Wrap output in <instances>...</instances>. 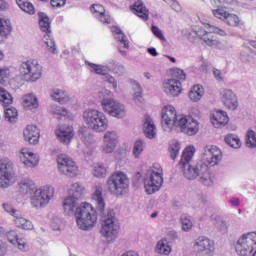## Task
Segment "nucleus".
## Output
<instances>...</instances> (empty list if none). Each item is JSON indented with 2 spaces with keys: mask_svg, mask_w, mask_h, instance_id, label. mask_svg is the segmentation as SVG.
<instances>
[{
  "mask_svg": "<svg viewBox=\"0 0 256 256\" xmlns=\"http://www.w3.org/2000/svg\"><path fill=\"white\" fill-rule=\"evenodd\" d=\"M195 155V147H187L181 156L178 163L179 169H181L184 177L193 181V179L199 178V181L206 187L213 185L211 179V171L209 167H215L219 165L223 159V152L217 146L207 145L203 148L201 154V160L191 164V160Z\"/></svg>",
  "mask_w": 256,
  "mask_h": 256,
  "instance_id": "1",
  "label": "nucleus"
},
{
  "mask_svg": "<svg viewBox=\"0 0 256 256\" xmlns=\"http://www.w3.org/2000/svg\"><path fill=\"white\" fill-rule=\"evenodd\" d=\"M76 223L82 231H89L97 223V210L87 202L80 204L74 213Z\"/></svg>",
  "mask_w": 256,
  "mask_h": 256,
  "instance_id": "2",
  "label": "nucleus"
},
{
  "mask_svg": "<svg viewBox=\"0 0 256 256\" xmlns=\"http://www.w3.org/2000/svg\"><path fill=\"white\" fill-rule=\"evenodd\" d=\"M83 121L89 129H92L96 133H103L109 127L107 116L103 112L95 109L85 110L83 112Z\"/></svg>",
  "mask_w": 256,
  "mask_h": 256,
  "instance_id": "3",
  "label": "nucleus"
},
{
  "mask_svg": "<svg viewBox=\"0 0 256 256\" xmlns=\"http://www.w3.org/2000/svg\"><path fill=\"white\" fill-rule=\"evenodd\" d=\"M163 186V170L159 164H155L153 169H149L144 177V188L148 195L157 193Z\"/></svg>",
  "mask_w": 256,
  "mask_h": 256,
  "instance_id": "4",
  "label": "nucleus"
},
{
  "mask_svg": "<svg viewBox=\"0 0 256 256\" xmlns=\"http://www.w3.org/2000/svg\"><path fill=\"white\" fill-rule=\"evenodd\" d=\"M100 233L108 242L117 239V235L119 234V223L115 217V210H108L107 214L102 216Z\"/></svg>",
  "mask_w": 256,
  "mask_h": 256,
  "instance_id": "5",
  "label": "nucleus"
},
{
  "mask_svg": "<svg viewBox=\"0 0 256 256\" xmlns=\"http://www.w3.org/2000/svg\"><path fill=\"white\" fill-rule=\"evenodd\" d=\"M100 95H103L101 106L105 113H108L111 117H116L117 119H123L125 117V106L115 99L111 98L113 93L109 90H102Z\"/></svg>",
  "mask_w": 256,
  "mask_h": 256,
  "instance_id": "6",
  "label": "nucleus"
},
{
  "mask_svg": "<svg viewBox=\"0 0 256 256\" xmlns=\"http://www.w3.org/2000/svg\"><path fill=\"white\" fill-rule=\"evenodd\" d=\"M194 33L198 35L208 47H218V45H221V42L215 39L213 33L220 35V37H227L229 35L225 30L211 24H207V30L202 27H196Z\"/></svg>",
  "mask_w": 256,
  "mask_h": 256,
  "instance_id": "7",
  "label": "nucleus"
},
{
  "mask_svg": "<svg viewBox=\"0 0 256 256\" xmlns=\"http://www.w3.org/2000/svg\"><path fill=\"white\" fill-rule=\"evenodd\" d=\"M19 72L24 81L35 83L41 79L43 67L36 59H30L20 65Z\"/></svg>",
  "mask_w": 256,
  "mask_h": 256,
  "instance_id": "8",
  "label": "nucleus"
},
{
  "mask_svg": "<svg viewBox=\"0 0 256 256\" xmlns=\"http://www.w3.org/2000/svg\"><path fill=\"white\" fill-rule=\"evenodd\" d=\"M107 189L111 195H123L129 189V178L123 172L114 173L107 180Z\"/></svg>",
  "mask_w": 256,
  "mask_h": 256,
  "instance_id": "9",
  "label": "nucleus"
},
{
  "mask_svg": "<svg viewBox=\"0 0 256 256\" xmlns=\"http://www.w3.org/2000/svg\"><path fill=\"white\" fill-rule=\"evenodd\" d=\"M55 195V188L53 186H44L34 191V195L31 196V205L36 209H41L49 205V201L53 199Z\"/></svg>",
  "mask_w": 256,
  "mask_h": 256,
  "instance_id": "10",
  "label": "nucleus"
},
{
  "mask_svg": "<svg viewBox=\"0 0 256 256\" xmlns=\"http://www.w3.org/2000/svg\"><path fill=\"white\" fill-rule=\"evenodd\" d=\"M57 165L60 175H65V177H69L70 179L79 175V166L73 161V158L65 154L58 155Z\"/></svg>",
  "mask_w": 256,
  "mask_h": 256,
  "instance_id": "11",
  "label": "nucleus"
},
{
  "mask_svg": "<svg viewBox=\"0 0 256 256\" xmlns=\"http://www.w3.org/2000/svg\"><path fill=\"white\" fill-rule=\"evenodd\" d=\"M236 253L239 256H249L256 249V232H249L242 235L236 243Z\"/></svg>",
  "mask_w": 256,
  "mask_h": 256,
  "instance_id": "12",
  "label": "nucleus"
},
{
  "mask_svg": "<svg viewBox=\"0 0 256 256\" xmlns=\"http://www.w3.org/2000/svg\"><path fill=\"white\" fill-rule=\"evenodd\" d=\"M183 115H177V111L173 106H165L162 109L161 123L164 131H173V127L178 128Z\"/></svg>",
  "mask_w": 256,
  "mask_h": 256,
  "instance_id": "13",
  "label": "nucleus"
},
{
  "mask_svg": "<svg viewBox=\"0 0 256 256\" xmlns=\"http://www.w3.org/2000/svg\"><path fill=\"white\" fill-rule=\"evenodd\" d=\"M39 26L44 35V43L48 48L50 53H57V46L55 45V40L51 39V20L47 14L40 12L39 13Z\"/></svg>",
  "mask_w": 256,
  "mask_h": 256,
  "instance_id": "14",
  "label": "nucleus"
},
{
  "mask_svg": "<svg viewBox=\"0 0 256 256\" xmlns=\"http://www.w3.org/2000/svg\"><path fill=\"white\" fill-rule=\"evenodd\" d=\"M13 162L9 160H0V189H7L13 185Z\"/></svg>",
  "mask_w": 256,
  "mask_h": 256,
  "instance_id": "15",
  "label": "nucleus"
},
{
  "mask_svg": "<svg viewBox=\"0 0 256 256\" xmlns=\"http://www.w3.org/2000/svg\"><path fill=\"white\" fill-rule=\"evenodd\" d=\"M197 256H211L215 251V242L205 236L198 237L193 245Z\"/></svg>",
  "mask_w": 256,
  "mask_h": 256,
  "instance_id": "16",
  "label": "nucleus"
},
{
  "mask_svg": "<svg viewBox=\"0 0 256 256\" xmlns=\"http://www.w3.org/2000/svg\"><path fill=\"white\" fill-rule=\"evenodd\" d=\"M181 133H185L192 137V135H197L199 133V122L192 117L180 116V124L178 128Z\"/></svg>",
  "mask_w": 256,
  "mask_h": 256,
  "instance_id": "17",
  "label": "nucleus"
},
{
  "mask_svg": "<svg viewBox=\"0 0 256 256\" xmlns=\"http://www.w3.org/2000/svg\"><path fill=\"white\" fill-rule=\"evenodd\" d=\"M212 13L214 17L223 21L228 27H239L243 25V21H241V18H239L237 14H231L221 8L212 10Z\"/></svg>",
  "mask_w": 256,
  "mask_h": 256,
  "instance_id": "18",
  "label": "nucleus"
},
{
  "mask_svg": "<svg viewBox=\"0 0 256 256\" xmlns=\"http://www.w3.org/2000/svg\"><path fill=\"white\" fill-rule=\"evenodd\" d=\"M221 95V101L224 106H226L227 109L230 111L237 110V107H239V101L237 100V95L233 90L231 89H223L220 92Z\"/></svg>",
  "mask_w": 256,
  "mask_h": 256,
  "instance_id": "19",
  "label": "nucleus"
},
{
  "mask_svg": "<svg viewBox=\"0 0 256 256\" xmlns=\"http://www.w3.org/2000/svg\"><path fill=\"white\" fill-rule=\"evenodd\" d=\"M104 144L102 146V151L104 153H113L115 151V147H117V139H119V135L115 131H107L104 134Z\"/></svg>",
  "mask_w": 256,
  "mask_h": 256,
  "instance_id": "20",
  "label": "nucleus"
},
{
  "mask_svg": "<svg viewBox=\"0 0 256 256\" xmlns=\"http://www.w3.org/2000/svg\"><path fill=\"white\" fill-rule=\"evenodd\" d=\"M90 11L103 25H109L111 23V16L105 11L103 5L93 4L90 6Z\"/></svg>",
  "mask_w": 256,
  "mask_h": 256,
  "instance_id": "21",
  "label": "nucleus"
},
{
  "mask_svg": "<svg viewBox=\"0 0 256 256\" xmlns=\"http://www.w3.org/2000/svg\"><path fill=\"white\" fill-rule=\"evenodd\" d=\"M74 135L72 126L63 125L56 129V136L60 143H63L64 145H69Z\"/></svg>",
  "mask_w": 256,
  "mask_h": 256,
  "instance_id": "22",
  "label": "nucleus"
},
{
  "mask_svg": "<svg viewBox=\"0 0 256 256\" xmlns=\"http://www.w3.org/2000/svg\"><path fill=\"white\" fill-rule=\"evenodd\" d=\"M20 159L26 167H37L39 165V157H37L29 148L20 150Z\"/></svg>",
  "mask_w": 256,
  "mask_h": 256,
  "instance_id": "23",
  "label": "nucleus"
},
{
  "mask_svg": "<svg viewBox=\"0 0 256 256\" xmlns=\"http://www.w3.org/2000/svg\"><path fill=\"white\" fill-rule=\"evenodd\" d=\"M163 89L166 95L177 97L181 93V82L170 78L163 83Z\"/></svg>",
  "mask_w": 256,
  "mask_h": 256,
  "instance_id": "24",
  "label": "nucleus"
},
{
  "mask_svg": "<svg viewBox=\"0 0 256 256\" xmlns=\"http://www.w3.org/2000/svg\"><path fill=\"white\" fill-rule=\"evenodd\" d=\"M211 123L213 127L219 129V127H225L229 123V116L227 112L223 110H215L211 114Z\"/></svg>",
  "mask_w": 256,
  "mask_h": 256,
  "instance_id": "25",
  "label": "nucleus"
},
{
  "mask_svg": "<svg viewBox=\"0 0 256 256\" xmlns=\"http://www.w3.org/2000/svg\"><path fill=\"white\" fill-rule=\"evenodd\" d=\"M23 134H24L25 141L30 143V145H37L39 143L40 134H39V128H37V126L28 125L24 129Z\"/></svg>",
  "mask_w": 256,
  "mask_h": 256,
  "instance_id": "26",
  "label": "nucleus"
},
{
  "mask_svg": "<svg viewBox=\"0 0 256 256\" xmlns=\"http://www.w3.org/2000/svg\"><path fill=\"white\" fill-rule=\"evenodd\" d=\"M143 131L144 135L148 139H155L157 135V128L155 127V123L153 122L151 116L147 114L144 116Z\"/></svg>",
  "mask_w": 256,
  "mask_h": 256,
  "instance_id": "27",
  "label": "nucleus"
},
{
  "mask_svg": "<svg viewBox=\"0 0 256 256\" xmlns=\"http://www.w3.org/2000/svg\"><path fill=\"white\" fill-rule=\"evenodd\" d=\"M7 239L9 243H12L14 247H18L20 251H27V242L23 238H19L17 235V231L15 230H10L7 233Z\"/></svg>",
  "mask_w": 256,
  "mask_h": 256,
  "instance_id": "28",
  "label": "nucleus"
},
{
  "mask_svg": "<svg viewBox=\"0 0 256 256\" xmlns=\"http://www.w3.org/2000/svg\"><path fill=\"white\" fill-rule=\"evenodd\" d=\"M92 200L96 203V208L103 213L105 211V199L103 198V187L96 186L92 194Z\"/></svg>",
  "mask_w": 256,
  "mask_h": 256,
  "instance_id": "29",
  "label": "nucleus"
},
{
  "mask_svg": "<svg viewBox=\"0 0 256 256\" xmlns=\"http://www.w3.org/2000/svg\"><path fill=\"white\" fill-rule=\"evenodd\" d=\"M79 200H76L72 196H68L67 198L64 199L63 201V208H64V213L66 215H75V209H77V205H79Z\"/></svg>",
  "mask_w": 256,
  "mask_h": 256,
  "instance_id": "30",
  "label": "nucleus"
},
{
  "mask_svg": "<svg viewBox=\"0 0 256 256\" xmlns=\"http://www.w3.org/2000/svg\"><path fill=\"white\" fill-rule=\"evenodd\" d=\"M133 11L138 15V17H140V19H143V21H149V10L145 7L143 1H136L133 4Z\"/></svg>",
  "mask_w": 256,
  "mask_h": 256,
  "instance_id": "31",
  "label": "nucleus"
},
{
  "mask_svg": "<svg viewBox=\"0 0 256 256\" xmlns=\"http://www.w3.org/2000/svg\"><path fill=\"white\" fill-rule=\"evenodd\" d=\"M50 95L57 103L65 104L69 101V93L63 89L55 88L51 90Z\"/></svg>",
  "mask_w": 256,
  "mask_h": 256,
  "instance_id": "32",
  "label": "nucleus"
},
{
  "mask_svg": "<svg viewBox=\"0 0 256 256\" xmlns=\"http://www.w3.org/2000/svg\"><path fill=\"white\" fill-rule=\"evenodd\" d=\"M19 189L22 195H29L30 198L31 196L34 195L35 191L37 190V188L35 187V183L27 180H23L19 183Z\"/></svg>",
  "mask_w": 256,
  "mask_h": 256,
  "instance_id": "33",
  "label": "nucleus"
},
{
  "mask_svg": "<svg viewBox=\"0 0 256 256\" xmlns=\"http://www.w3.org/2000/svg\"><path fill=\"white\" fill-rule=\"evenodd\" d=\"M11 21L9 19L0 18V43L7 39V35L11 33Z\"/></svg>",
  "mask_w": 256,
  "mask_h": 256,
  "instance_id": "34",
  "label": "nucleus"
},
{
  "mask_svg": "<svg viewBox=\"0 0 256 256\" xmlns=\"http://www.w3.org/2000/svg\"><path fill=\"white\" fill-rule=\"evenodd\" d=\"M86 65H88V69L91 73L103 75V77H105L110 71V67L107 65H99L88 61H86Z\"/></svg>",
  "mask_w": 256,
  "mask_h": 256,
  "instance_id": "35",
  "label": "nucleus"
},
{
  "mask_svg": "<svg viewBox=\"0 0 256 256\" xmlns=\"http://www.w3.org/2000/svg\"><path fill=\"white\" fill-rule=\"evenodd\" d=\"M23 107L31 111V109H37L39 102L37 97L33 94H26L22 97Z\"/></svg>",
  "mask_w": 256,
  "mask_h": 256,
  "instance_id": "36",
  "label": "nucleus"
},
{
  "mask_svg": "<svg viewBox=\"0 0 256 256\" xmlns=\"http://www.w3.org/2000/svg\"><path fill=\"white\" fill-rule=\"evenodd\" d=\"M203 95H205V89L199 84L194 85L189 92V98L194 103H197V101H201Z\"/></svg>",
  "mask_w": 256,
  "mask_h": 256,
  "instance_id": "37",
  "label": "nucleus"
},
{
  "mask_svg": "<svg viewBox=\"0 0 256 256\" xmlns=\"http://www.w3.org/2000/svg\"><path fill=\"white\" fill-rule=\"evenodd\" d=\"M14 223L19 229H25L26 231L33 229V223L23 218V214L21 212L19 216H15Z\"/></svg>",
  "mask_w": 256,
  "mask_h": 256,
  "instance_id": "38",
  "label": "nucleus"
},
{
  "mask_svg": "<svg viewBox=\"0 0 256 256\" xmlns=\"http://www.w3.org/2000/svg\"><path fill=\"white\" fill-rule=\"evenodd\" d=\"M113 33H115V39L124 47V49H129V40L127 39V36L121 31L120 28L113 27L112 28Z\"/></svg>",
  "mask_w": 256,
  "mask_h": 256,
  "instance_id": "39",
  "label": "nucleus"
},
{
  "mask_svg": "<svg viewBox=\"0 0 256 256\" xmlns=\"http://www.w3.org/2000/svg\"><path fill=\"white\" fill-rule=\"evenodd\" d=\"M85 191V187L80 183H74L70 189V197L79 201L81 197H83V192Z\"/></svg>",
  "mask_w": 256,
  "mask_h": 256,
  "instance_id": "40",
  "label": "nucleus"
},
{
  "mask_svg": "<svg viewBox=\"0 0 256 256\" xmlns=\"http://www.w3.org/2000/svg\"><path fill=\"white\" fill-rule=\"evenodd\" d=\"M0 103L3 105V107L13 105V96L3 87H0Z\"/></svg>",
  "mask_w": 256,
  "mask_h": 256,
  "instance_id": "41",
  "label": "nucleus"
},
{
  "mask_svg": "<svg viewBox=\"0 0 256 256\" xmlns=\"http://www.w3.org/2000/svg\"><path fill=\"white\" fill-rule=\"evenodd\" d=\"M156 251L160 255H169V253H171V246L169 245L167 239H162L158 241L156 245Z\"/></svg>",
  "mask_w": 256,
  "mask_h": 256,
  "instance_id": "42",
  "label": "nucleus"
},
{
  "mask_svg": "<svg viewBox=\"0 0 256 256\" xmlns=\"http://www.w3.org/2000/svg\"><path fill=\"white\" fill-rule=\"evenodd\" d=\"M17 117H19V113L15 108H6L4 110V119L8 121V123H17Z\"/></svg>",
  "mask_w": 256,
  "mask_h": 256,
  "instance_id": "43",
  "label": "nucleus"
},
{
  "mask_svg": "<svg viewBox=\"0 0 256 256\" xmlns=\"http://www.w3.org/2000/svg\"><path fill=\"white\" fill-rule=\"evenodd\" d=\"M213 225L217 229V231H220V233H227V230L229 229L227 222L223 220L221 216H216L213 219Z\"/></svg>",
  "mask_w": 256,
  "mask_h": 256,
  "instance_id": "44",
  "label": "nucleus"
},
{
  "mask_svg": "<svg viewBox=\"0 0 256 256\" xmlns=\"http://www.w3.org/2000/svg\"><path fill=\"white\" fill-rule=\"evenodd\" d=\"M16 3L18 7H20V9L24 11V13H28L29 15H35V7L30 2L24 0H16Z\"/></svg>",
  "mask_w": 256,
  "mask_h": 256,
  "instance_id": "45",
  "label": "nucleus"
},
{
  "mask_svg": "<svg viewBox=\"0 0 256 256\" xmlns=\"http://www.w3.org/2000/svg\"><path fill=\"white\" fill-rule=\"evenodd\" d=\"M224 141L233 149H239V147H241V140L239 139V137H237V135L228 134L225 137Z\"/></svg>",
  "mask_w": 256,
  "mask_h": 256,
  "instance_id": "46",
  "label": "nucleus"
},
{
  "mask_svg": "<svg viewBox=\"0 0 256 256\" xmlns=\"http://www.w3.org/2000/svg\"><path fill=\"white\" fill-rule=\"evenodd\" d=\"M52 111V115L55 117V119H65V117H67V109L61 107V106H57L54 105L51 108Z\"/></svg>",
  "mask_w": 256,
  "mask_h": 256,
  "instance_id": "47",
  "label": "nucleus"
},
{
  "mask_svg": "<svg viewBox=\"0 0 256 256\" xmlns=\"http://www.w3.org/2000/svg\"><path fill=\"white\" fill-rule=\"evenodd\" d=\"M180 220L182 224V231L189 232L191 229H193V221H191V216L183 214Z\"/></svg>",
  "mask_w": 256,
  "mask_h": 256,
  "instance_id": "48",
  "label": "nucleus"
},
{
  "mask_svg": "<svg viewBox=\"0 0 256 256\" xmlns=\"http://www.w3.org/2000/svg\"><path fill=\"white\" fill-rule=\"evenodd\" d=\"M80 139L83 141L84 145L87 147H91L93 143H95V138H93V135L89 133L87 130L81 132L80 134Z\"/></svg>",
  "mask_w": 256,
  "mask_h": 256,
  "instance_id": "49",
  "label": "nucleus"
},
{
  "mask_svg": "<svg viewBox=\"0 0 256 256\" xmlns=\"http://www.w3.org/2000/svg\"><path fill=\"white\" fill-rule=\"evenodd\" d=\"M170 79H175L181 83V81H185V79H187V74H185V71L180 68H174L172 69V78Z\"/></svg>",
  "mask_w": 256,
  "mask_h": 256,
  "instance_id": "50",
  "label": "nucleus"
},
{
  "mask_svg": "<svg viewBox=\"0 0 256 256\" xmlns=\"http://www.w3.org/2000/svg\"><path fill=\"white\" fill-rule=\"evenodd\" d=\"M133 89L135 91L134 101L136 103H141V101H143V90L141 89V84H139L138 82H134Z\"/></svg>",
  "mask_w": 256,
  "mask_h": 256,
  "instance_id": "51",
  "label": "nucleus"
},
{
  "mask_svg": "<svg viewBox=\"0 0 256 256\" xmlns=\"http://www.w3.org/2000/svg\"><path fill=\"white\" fill-rule=\"evenodd\" d=\"M246 145L251 149H255L256 147V134L255 131L249 130L246 135Z\"/></svg>",
  "mask_w": 256,
  "mask_h": 256,
  "instance_id": "52",
  "label": "nucleus"
},
{
  "mask_svg": "<svg viewBox=\"0 0 256 256\" xmlns=\"http://www.w3.org/2000/svg\"><path fill=\"white\" fill-rule=\"evenodd\" d=\"M179 151H181V144L179 142H176L169 146L170 157L173 161L177 159V156L179 155Z\"/></svg>",
  "mask_w": 256,
  "mask_h": 256,
  "instance_id": "53",
  "label": "nucleus"
},
{
  "mask_svg": "<svg viewBox=\"0 0 256 256\" xmlns=\"http://www.w3.org/2000/svg\"><path fill=\"white\" fill-rule=\"evenodd\" d=\"M94 177H105L107 175V168L103 164H97L93 171Z\"/></svg>",
  "mask_w": 256,
  "mask_h": 256,
  "instance_id": "54",
  "label": "nucleus"
},
{
  "mask_svg": "<svg viewBox=\"0 0 256 256\" xmlns=\"http://www.w3.org/2000/svg\"><path fill=\"white\" fill-rule=\"evenodd\" d=\"M3 209L4 211H6V213H9V215H12V217H19V215H21V211L15 209L11 204L4 203Z\"/></svg>",
  "mask_w": 256,
  "mask_h": 256,
  "instance_id": "55",
  "label": "nucleus"
},
{
  "mask_svg": "<svg viewBox=\"0 0 256 256\" xmlns=\"http://www.w3.org/2000/svg\"><path fill=\"white\" fill-rule=\"evenodd\" d=\"M112 71L113 73H115V75H118L119 77H123V75L127 73L125 66L119 63L114 64V66L112 67Z\"/></svg>",
  "mask_w": 256,
  "mask_h": 256,
  "instance_id": "56",
  "label": "nucleus"
},
{
  "mask_svg": "<svg viewBox=\"0 0 256 256\" xmlns=\"http://www.w3.org/2000/svg\"><path fill=\"white\" fill-rule=\"evenodd\" d=\"M143 153V141L138 140L134 144L133 155L139 157Z\"/></svg>",
  "mask_w": 256,
  "mask_h": 256,
  "instance_id": "57",
  "label": "nucleus"
},
{
  "mask_svg": "<svg viewBox=\"0 0 256 256\" xmlns=\"http://www.w3.org/2000/svg\"><path fill=\"white\" fill-rule=\"evenodd\" d=\"M7 79H9V69L0 67V85L7 83Z\"/></svg>",
  "mask_w": 256,
  "mask_h": 256,
  "instance_id": "58",
  "label": "nucleus"
},
{
  "mask_svg": "<svg viewBox=\"0 0 256 256\" xmlns=\"http://www.w3.org/2000/svg\"><path fill=\"white\" fill-rule=\"evenodd\" d=\"M104 81L112 85L113 89H117V80L109 72L104 76Z\"/></svg>",
  "mask_w": 256,
  "mask_h": 256,
  "instance_id": "59",
  "label": "nucleus"
},
{
  "mask_svg": "<svg viewBox=\"0 0 256 256\" xmlns=\"http://www.w3.org/2000/svg\"><path fill=\"white\" fill-rule=\"evenodd\" d=\"M152 33L153 35H155V37L160 39V41H165V36L163 35V32L161 31V29H159V27L152 26Z\"/></svg>",
  "mask_w": 256,
  "mask_h": 256,
  "instance_id": "60",
  "label": "nucleus"
},
{
  "mask_svg": "<svg viewBox=\"0 0 256 256\" xmlns=\"http://www.w3.org/2000/svg\"><path fill=\"white\" fill-rule=\"evenodd\" d=\"M51 227L54 231H60L61 230V219L53 218L51 221Z\"/></svg>",
  "mask_w": 256,
  "mask_h": 256,
  "instance_id": "61",
  "label": "nucleus"
},
{
  "mask_svg": "<svg viewBox=\"0 0 256 256\" xmlns=\"http://www.w3.org/2000/svg\"><path fill=\"white\" fill-rule=\"evenodd\" d=\"M213 75H214L216 81L222 82L225 80V76H223V72H221V70H219V69L214 68Z\"/></svg>",
  "mask_w": 256,
  "mask_h": 256,
  "instance_id": "62",
  "label": "nucleus"
},
{
  "mask_svg": "<svg viewBox=\"0 0 256 256\" xmlns=\"http://www.w3.org/2000/svg\"><path fill=\"white\" fill-rule=\"evenodd\" d=\"M52 7H63L65 6V0H51Z\"/></svg>",
  "mask_w": 256,
  "mask_h": 256,
  "instance_id": "63",
  "label": "nucleus"
},
{
  "mask_svg": "<svg viewBox=\"0 0 256 256\" xmlns=\"http://www.w3.org/2000/svg\"><path fill=\"white\" fill-rule=\"evenodd\" d=\"M170 3H171V8L174 11H177L178 13L181 11V5H179V2L172 0Z\"/></svg>",
  "mask_w": 256,
  "mask_h": 256,
  "instance_id": "64",
  "label": "nucleus"
}]
</instances>
